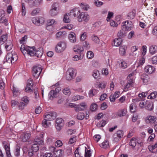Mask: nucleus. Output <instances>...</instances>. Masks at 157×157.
Segmentation results:
<instances>
[{
    "label": "nucleus",
    "instance_id": "nucleus-33",
    "mask_svg": "<svg viewBox=\"0 0 157 157\" xmlns=\"http://www.w3.org/2000/svg\"><path fill=\"white\" fill-rule=\"evenodd\" d=\"M130 111L132 113H134L136 110V104L134 103L131 104L130 106Z\"/></svg>",
    "mask_w": 157,
    "mask_h": 157
},
{
    "label": "nucleus",
    "instance_id": "nucleus-1",
    "mask_svg": "<svg viewBox=\"0 0 157 157\" xmlns=\"http://www.w3.org/2000/svg\"><path fill=\"white\" fill-rule=\"evenodd\" d=\"M5 59L7 62L12 63L17 60L18 56L17 54L12 52H9L6 56Z\"/></svg>",
    "mask_w": 157,
    "mask_h": 157
},
{
    "label": "nucleus",
    "instance_id": "nucleus-57",
    "mask_svg": "<svg viewBox=\"0 0 157 157\" xmlns=\"http://www.w3.org/2000/svg\"><path fill=\"white\" fill-rule=\"evenodd\" d=\"M76 140V136L73 137L71 138L69 141H68L69 144H72L74 142H75Z\"/></svg>",
    "mask_w": 157,
    "mask_h": 157
},
{
    "label": "nucleus",
    "instance_id": "nucleus-14",
    "mask_svg": "<svg viewBox=\"0 0 157 157\" xmlns=\"http://www.w3.org/2000/svg\"><path fill=\"white\" fill-rule=\"evenodd\" d=\"M35 48L34 47H28V48H26L27 54L31 56H34L36 51Z\"/></svg>",
    "mask_w": 157,
    "mask_h": 157
},
{
    "label": "nucleus",
    "instance_id": "nucleus-44",
    "mask_svg": "<svg viewBox=\"0 0 157 157\" xmlns=\"http://www.w3.org/2000/svg\"><path fill=\"white\" fill-rule=\"evenodd\" d=\"M98 107V106L97 104L93 103L90 105V110L92 111H95L97 110Z\"/></svg>",
    "mask_w": 157,
    "mask_h": 157
},
{
    "label": "nucleus",
    "instance_id": "nucleus-36",
    "mask_svg": "<svg viewBox=\"0 0 157 157\" xmlns=\"http://www.w3.org/2000/svg\"><path fill=\"white\" fill-rule=\"evenodd\" d=\"M7 39V35L5 34L2 35L0 39V44H2L3 42L6 41Z\"/></svg>",
    "mask_w": 157,
    "mask_h": 157
},
{
    "label": "nucleus",
    "instance_id": "nucleus-16",
    "mask_svg": "<svg viewBox=\"0 0 157 157\" xmlns=\"http://www.w3.org/2000/svg\"><path fill=\"white\" fill-rule=\"evenodd\" d=\"M31 136V134L29 133H23L21 136V138L23 142H25L29 140Z\"/></svg>",
    "mask_w": 157,
    "mask_h": 157
},
{
    "label": "nucleus",
    "instance_id": "nucleus-39",
    "mask_svg": "<svg viewBox=\"0 0 157 157\" xmlns=\"http://www.w3.org/2000/svg\"><path fill=\"white\" fill-rule=\"evenodd\" d=\"M40 11V9L39 8H37L33 10L31 13L32 16H35L38 13H39Z\"/></svg>",
    "mask_w": 157,
    "mask_h": 157
},
{
    "label": "nucleus",
    "instance_id": "nucleus-62",
    "mask_svg": "<svg viewBox=\"0 0 157 157\" xmlns=\"http://www.w3.org/2000/svg\"><path fill=\"white\" fill-rule=\"evenodd\" d=\"M92 39L96 43H98L99 41L98 37L96 36H92Z\"/></svg>",
    "mask_w": 157,
    "mask_h": 157
},
{
    "label": "nucleus",
    "instance_id": "nucleus-25",
    "mask_svg": "<svg viewBox=\"0 0 157 157\" xmlns=\"http://www.w3.org/2000/svg\"><path fill=\"white\" fill-rule=\"evenodd\" d=\"M34 143L39 145L44 144V141L40 138L36 137L34 140Z\"/></svg>",
    "mask_w": 157,
    "mask_h": 157
},
{
    "label": "nucleus",
    "instance_id": "nucleus-10",
    "mask_svg": "<svg viewBox=\"0 0 157 157\" xmlns=\"http://www.w3.org/2000/svg\"><path fill=\"white\" fill-rule=\"evenodd\" d=\"M5 16V11L2 10H0V22L7 25L8 24V20Z\"/></svg>",
    "mask_w": 157,
    "mask_h": 157
},
{
    "label": "nucleus",
    "instance_id": "nucleus-12",
    "mask_svg": "<svg viewBox=\"0 0 157 157\" xmlns=\"http://www.w3.org/2000/svg\"><path fill=\"white\" fill-rule=\"evenodd\" d=\"M89 16L84 13H81L79 14L78 17V20L79 22H82L83 21H88L89 20Z\"/></svg>",
    "mask_w": 157,
    "mask_h": 157
},
{
    "label": "nucleus",
    "instance_id": "nucleus-15",
    "mask_svg": "<svg viewBox=\"0 0 157 157\" xmlns=\"http://www.w3.org/2000/svg\"><path fill=\"white\" fill-rule=\"evenodd\" d=\"M155 70V68L154 67L149 65L145 67L144 71L145 72L151 74Z\"/></svg>",
    "mask_w": 157,
    "mask_h": 157
},
{
    "label": "nucleus",
    "instance_id": "nucleus-51",
    "mask_svg": "<svg viewBox=\"0 0 157 157\" xmlns=\"http://www.w3.org/2000/svg\"><path fill=\"white\" fill-rule=\"evenodd\" d=\"M63 21L65 23H69L70 21L68 16L67 14H65L63 18Z\"/></svg>",
    "mask_w": 157,
    "mask_h": 157
},
{
    "label": "nucleus",
    "instance_id": "nucleus-42",
    "mask_svg": "<svg viewBox=\"0 0 157 157\" xmlns=\"http://www.w3.org/2000/svg\"><path fill=\"white\" fill-rule=\"evenodd\" d=\"M114 134L116 135V136H118V138L121 139L123 136V131L121 130H118L117 131V133H115Z\"/></svg>",
    "mask_w": 157,
    "mask_h": 157
},
{
    "label": "nucleus",
    "instance_id": "nucleus-28",
    "mask_svg": "<svg viewBox=\"0 0 157 157\" xmlns=\"http://www.w3.org/2000/svg\"><path fill=\"white\" fill-rule=\"evenodd\" d=\"M13 45L11 41L9 40L6 44L5 48L7 51H10L12 48Z\"/></svg>",
    "mask_w": 157,
    "mask_h": 157
},
{
    "label": "nucleus",
    "instance_id": "nucleus-35",
    "mask_svg": "<svg viewBox=\"0 0 157 157\" xmlns=\"http://www.w3.org/2000/svg\"><path fill=\"white\" fill-rule=\"evenodd\" d=\"M63 150H59L56 151H54V155L55 157H59L62 155Z\"/></svg>",
    "mask_w": 157,
    "mask_h": 157
},
{
    "label": "nucleus",
    "instance_id": "nucleus-24",
    "mask_svg": "<svg viewBox=\"0 0 157 157\" xmlns=\"http://www.w3.org/2000/svg\"><path fill=\"white\" fill-rule=\"evenodd\" d=\"M137 144H139L137 140L135 137H133L130 140L129 144L133 147H135L136 145Z\"/></svg>",
    "mask_w": 157,
    "mask_h": 157
},
{
    "label": "nucleus",
    "instance_id": "nucleus-49",
    "mask_svg": "<svg viewBox=\"0 0 157 157\" xmlns=\"http://www.w3.org/2000/svg\"><path fill=\"white\" fill-rule=\"evenodd\" d=\"M153 104L152 102H149L147 105L145 106V108L148 110H151L153 108Z\"/></svg>",
    "mask_w": 157,
    "mask_h": 157
},
{
    "label": "nucleus",
    "instance_id": "nucleus-7",
    "mask_svg": "<svg viewBox=\"0 0 157 157\" xmlns=\"http://www.w3.org/2000/svg\"><path fill=\"white\" fill-rule=\"evenodd\" d=\"M57 116V113L55 112L47 113L46 114L44 118L48 121H52L55 119Z\"/></svg>",
    "mask_w": 157,
    "mask_h": 157
},
{
    "label": "nucleus",
    "instance_id": "nucleus-53",
    "mask_svg": "<svg viewBox=\"0 0 157 157\" xmlns=\"http://www.w3.org/2000/svg\"><path fill=\"white\" fill-rule=\"evenodd\" d=\"M63 93L65 95H69L71 94L70 89L68 88H66L63 90Z\"/></svg>",
    "mask_w": 157,
    "mask_h": 157
},
{
    "label": "nucleus",
    "instance_id": "nucleus-40",
    "mask_svg": "<svg viewBox=\"0 0 157 157\" xmlns=\"http://www.w3.org/2000/svg\"><path fill=\"white\" fill-rule=\"evenodd\" d=\"M157 94V92L156 91H154L150 94L147 98L149 99H153L156 97Z\"/></svg>",
    "mask_w": 157,
    "mask_h": 157
},
{
    "label": "nucleus",
    "instance_id": "nucleus-9",
    "mask_svg": "<svg viewBox=\"0 0 157 157\" xmlns=\"http://www.w3.org/2000/svg\"><path fill=\"white\" fill-rule=\"evenodd\" d=\"M64 121L61 118H57L55 123V126L56 129L58 131L60 130L64 125Z\"/></svg>",
    "mask_w": 157,
    "mask_h": 157
},
{
    "label": "nucleus",
    "instance_id": "nucleus-52",
    "mask_svg": "<svg viewBox=\"0 0 157 157\" xmlns=\"http://www.w3.org/2000/svg\"><path fill=\"white\" fill-rule=\"evenodd\" d=\"M12 91L13 95L16 96H17V94L18 93L19 91L18 88L17 87L14 86H13Z\"/></svg>",
    "mask_w": 157,
    "mask_h": 157
},
{
    "label": "nucleus",
    "instance_id": "nucleus-56",
    "mask_svg": "<svg viewBox=\"0 0 157 157\" xmlns=\"http://www.w3.org/2000/svg\"><path fill=\"white\" fill-rule=\"evenodd\" d=\"M21 13L22 16H25V15L26 13L24 3H22Z\"/></svg>",
    "mask_w": 157,
    "mask_h": 157
},
{
    "label": "nucleus",
    "instance_id": "nucleus-63",
    "mask_svg": "<svg viewBox=\"0 0 157 157\" xmlns=\"http://www.w3.org/2000/svg\"><path fill=\"white\" fill-rule=\"evenodd\" d=\"M148 94L147 92H142L141 94H140L138 95L139 97L140 98H145L146 96Z\"/></svg>",
    "mask_w": 157,
    "mask_h": 157
},
{
    "label": "nucleus",
    "instance_id": "nucleus-61",
    "mask_svg": "<svg viewBox=\"0 0 157 157\" xmlns=\"http://www.w3.org/2000/svg\"><path fill=\"white\" fill-rule=\"evenodd\" d=\"M106 121L103 120H102L98 124V126L100 127H103L106 124Z\"/></svg>",
    "mask_w": 157,
    "mask_h": 157
},
{
    "label": "nucleus",
    "instance_id": "nucleus-13",
    "mask_svg": "<svg viewBox=\"0 0 157 157\" xmlns=\"http://www.w3.org/2000/svg\"><path fill=\"white\" fill-rule=\"evenodd\" d=\"M86 108V105L84 103H82L78 105L75 109L76 112L84 110Z\"/></svg>",
    "mask_w": 157,
    "mask_h": 157
},
{
    "label": "nucleus",
    "instance_id": "nucleus-19",
    "mask_svg": "<svg viewBox=\"0 0 157 157\" xmlns=\"http://www.w3.org/2000/svg\"><path fill=\"white\" fill-rule=\"evenodd\" d=\"M41 0H31L29 2V4L30 7H32L34 6H39Z\"/></svg>",
    "mask_w": 157,
    "mask_h": 157
},
{
    "label": "nucleus",
    "instance_id": "nucleus-17",
    "mask_svg": "<svg viewBox=\"0 0 157 157\" xmlns=\"http://www.w3.org/2000/svg\"><path fill=\"white\" fill-rule=\"evenodd\" d=\"M79 11L77 9H74L71 10L69 13V15L71 17H74L79 14Z\"/></svg>",
    "mask_w": 157,
    "mask_h": 157
},
{
    "label": "nucleus",
    "instance_id": "nucleus-34",
    "mask_svg": "<svg viewBox=\"0 0 157 157\" xmlns=\"http://www.w3.org/2000/svg\"><path fill=\"white\" fill-rule=\"evenodd\" d=\"M92 75L95 79L99 78L100 77L99 72L97 70H94L93 72Z\"/></svg>",
    "mask_w": 157,
    "mask_h": 157
},
{
    "label": "nucleus",
    "instance_id": "nucleus-31",
    "mask_svg": "<svg viewBox=\"0 0 157 157\" xmlns=\"http://www.w3.org/2000/svg\"><path fill=\"white\" fill-rule=\"evenodd\" d=\"M125 31L123 28H122V29L118 33L117 36L121 37H123L126 36V33Z\"/></svg>",
    "mask_w": 157,
    "mask_h": 157
},
{
    "label": "nucleus",
    "instance_id": "nucleus-45",
    "mask_svg": "<svg viewBox=\"0 0 157 157\" xmlns=\"http://www.w3.org/2000/svg\"><path fill=\"white\" fill-rule=\"evenodd\" d=\"M107 85L106 82H99L98 85V87L99 88H101V89H104Z\"/></svg>",
    "mask_w": 157,
    "mask_h": 157
},
{
    "label": "nucleus",
    "instance_id": "nucleus-11",
    "mask_svg": "<svg viewBox=\"0 0 157 157\" xmlns=\"http://www.w3.org/2000/svg\"><path fill=\"white\" fill-rule=\"evenodd\" d=\"M32 21L34 24L38 26L43 24L44 22V18L42 17H34L32 19Z\"/></svg>",
    "mask_w": 157,
    "mask_h": 157
},
{
    "label": "nucleus",
    "instance_id": "nucleus-2",
    "mask_svg": "<svg viewBox=\"0 0 157 157\" xmlns=\"http://www.w3.org/2000/svg\"><path fill=\"white\" fill-rule=\"evenodd\" d=\"M66 48V43L63 41L58 43L55 48V51L57 53H60L64 51Z\"/></svg>",
    "mask_w": 157,
    "mask_h": 157
},
{
    "label": "nucleus",
    "instance_id": "nucleus-32",
    "mask_svg": "<svg viewBox=\"0 0 157 157\" xmlns=\"http://www.w3.org/2000/svg\"><path fill=\"white\" fill-rule=\"evenodd\" d=\"M51 124V123L49 121H48L44 118L42 122V125L44 128H47Z\"/></svg>",
    "mask_w": 157,
    "mask_h": 157
},
{
    "label": "nucleus",
    "instance_id": "nucleus-18",
    "mask_svg": "<svg viewBox=\"0 0 157 157\" xmlns=\"http://www.w3.org/2000/svg\"><path fill=\"white\" fill-rule=\"evenodd\" d=\"M4 148L5 150L6 157H12L10 152V145L6 144L4 146Z\"/></svg>",
    "mask_w": 157,
    "mask_h": 157
},
{
    "label": "nucleus",
    "instance_id": "nucleus-46",
    "mask_svg": "<svg viewBox=\"0 0 157 157\" xmlns=\"http://www.w3.org/2000/svg\"><path fill=\"white\" fill-rule=\"evenodd\" d=\"M85 157H90L91 155V153L90 150H87L86 147H85Z\"/></svg>",
    "mask_w": 157,
    "mask_h": 157
},
{
    "label": "nucleus",
    "instance_id": "nucleus-50",
    "mask_svg": "<svg viewBox=\"0 0 157 157\" xmlns=\"http://www.w3.org/2000/svg\"><path fill=\"white\" fill-rule=\"evenodd\" d=\"M66 34V33L65 31H60L56 33V36L57 38H59L62 36L63 35H65Z\"/></svg>",
    "mask_w": 157,
    "mask_h": 157
},
{
    "label": "nucleus",
    "instance_id": "nucleus-43",
    "mask_svg": "<svg viewBox=\"0 0 157 157\" xmlns=\"http://www.w3.org/2000/svg\"><path fill=\"white\" fill-rule=\"evenodd\" d=\"M135 16V13L133 12H131L129 13L127 15L128 19H132L134 18Z\"/></svg>",
    "mask_w": 157,
    "mask_h": 157
},
{
    "label": "nucleus",
    "instance_id": "nucleus-22",
    "mask_svg": "<svg viewBox=\"0 0 157 157\" xmlns=\"http://www.w3.org/2000/svg\"><path fill=\"white\" fill-rule=\"evenodd\" d=\"M141 78L143 81V83L146 84L149 79V77L147 75L144 74L141 76Z\"/></svg>",
    "mask_w": 157,
    "mask_h": 157
},
{
    "label": "nucleus",
    "instance_id": "nucleus-55",
    "mask_svg": "<svg viewBox=\"0 0 157 157\" xmlns=\"http://www.w3.org/2000/svg\"><path fill=\"white\" fill-rule=\"evenodd\" d=\"M109 146V142L107 141H105L103 142L101 145V147L103 148H105Z\"/></svg>",
    "mask_w": 157,
    "mask_h": 157
},
{
    "label": "nucleus",
    "instance_id": "nucleus-59",
    "mask_svg": "<svg viewBox=\"0 0 157 157\" xmlns=\"http://www.w3.org/2000/svg\"><path fill=\"white\" fill-rule=\"evenodd\" d=\"M113 12L109 11L108 12V17L106 19L107 21H109L110 20V18L113 17Z\"/></svg>",
    "mask_w": 157,
    "mask_h": 157
},
{
    "label": "nucleus",
    "instance_id": "nucleus-38",
    "mask_svg": "<svg viewBox=\"0 0 157 157\" xmlns=\"http://www.w3.org/2000/svg\"><path fill=\"white\" fill-rule=\"evenodd\" d=\"M43 54V51L42 50H37L35 51V55L34 56L39 58Z\"/></svg>",
    "mask_w": 157,
    "mask_h": 157
},
{
    "label": "nucleus",
    "instance_id": "nucleus-48",
    "mask_svg": "<svg viewBox=\"0 0 157 157\" xmlns=\"http://www.w3.org/2000/svg\"><path fill=\"white\" fill-rule=\"evenodd\" d=\"M127 111L125 110H122L119 111L117 113V115L120 116H124L126 113Z\"/></svg>",
    "mask_w": 157,
    "mask_h": 157
},
{
    "label": "nucleus",
    "instance_id": "nucleus-27",
    "mask_svg": "<svg viewBox=\"0 0 157 157\" xmlns=\"http://www.w3.org/2000/svg\"><path fill=\"white\" fill-rule=\"evenodd\" d=\"M127 49L126 46L124 45H121L120 47L119 52L121 55H124L125 53V51Z\"/></svg>",
    "mask_w": 157,
    "mask_h": 157
},
{
    "label": "nucleus",
    "instance_id": "nucleus-26",
    "mask_svg": "<svg viewBox=\"0 0 157 157\" xmlns=\"http://www.w3.org/2000/svg\"><path fill=\"white\" fill-rule=\"evenodd\" d=\"M75 34L72 33L70 34L68 36V38L70 41L72 43H74L76 41V38Z\"/></svg>",
    "mask_w": 157,
    "mask_h": 157
},
{
    "label": "nucleus",
    "instance_id": "nucleus-30",
    "mask_svg": "<svg viewBox=\"0 0 157 157\" xmlns=\"http://www.w3.org/2000/svg\"><path fill=\"white\" fill-rule=\"evenodd\" d=\"M157 51V46L155 45H152L149 49V52L152 54H155Z\"/></svg>",
    "mask_w": 157,
    "mask_h": 157
},
{
    "label": "nucleus",
    "instance_id": "nucleus-58",
    "mask_svg": "<svg viewBox=\"0 0 157 157\" xmlns=\"http://www.w3.org/2000/svg\"><path fill=\"white\" fill-rule=\"evenodd\" d=\"M94 54L93 52L91 51H89L87 53V56L89 59H91L94 57Z\"/></svg>",
    "mask_w": 157,
    "mask_h": 157
},
{
    "label": "nucleus",
    "instance_id": "nucleus-6",
    "mask_svg": "<svg viewBox=\"0 0 157 157\" xmlns=\"http://www.w3.org/2000/svg\"><path fill=\"white\" fill-rule=\"evenodd\" d=\"M42 71V69L41 67L38 66L33 67L32 73L33 76L36 79L39 77Z\"/></svg>",
    "mask_w": 157,
    "mask_h": 157
},
{
    "label": "nucleus",
    "instance_id": "nucleus-4",
    "mask_svg": "<svg viewBox=\"0 0 157 157\" xmlns=\"http://www.w3.org/2000/svg\"><path fill=\"white\" fill-rule=\"evenodd\" d=\"M33 85L32 79L31 78L28 79L27 81V84L25 89V91L28 93H33Z\"/></svg>",
    "mask_w": 157,
    "mask_h": 157
},
{
    "label": "nucleus",
    "instance_id": "nucleus-60",
    "mask_svg": "<svg viewBox=\"0 0 157 157\" xmlns=\"http://www.w3.org/2000/svg\"><path fill=\"white\" fill-rule=\"evenodd\" d=\"M96 91L95 89H93L90 90L89 93V96L90 97H93L95 95L94 92Z\"/></svg>",
    "mask_w": 157,
    "mask_h": 157
},
{
    "label": "nucleus",
    "instance_id": "nucleus-37",
    "mask_svg": "<svg viewBox=\"0 0 157 157\" xmlns=\"http://www.w3.org/2000/svg\"><path fill=\"white\" fill-rule=\"evenodd\" d=\"M38 145L33 144L31 147V150L33 151V152H36L38 151L39 149V147L38 146Z\"/></svg>",
    "mask_w": 157,
    "mask_h": 157
},
{
    "label": "nucleus",
    "instance_id": "nucleus-21",
    "mask_svg": "<svg viewBox=\"0 0 157 157\" xmlns=\"http://www.w3.org/2000/svg\"><path fill=\"white\" fill-rule=\"evenodd\" d=\"M122 42V40L120 37L115 39L114 40L113 45L115 46H118L120 45Z\"/></svg>",
    "mask_w": 157,
    "mask_h": 157
},
{
    "label": "nucleus",
    "instance_id": "nucleus-54",
    "mask_svg": "<svg viewBox=\"0 0 157 157\" xmlns=\"http://www.w3.org/2000/svg\"><path fill=\"white\" fill-rule=\"evenodd\" d=\"M55 22V20L53 19L49 20L48 21L47 25L46 26L47 29H48L49 26L52 25Z\"/></svg>",
    "mask_w": 157,
    "mask_h": 157
},
{
    "label": "nucleus",
    "instance_id": "nucleus-23",
    "mask_svg": "<svg viewBox=\"0 0 157 157\" xmlns=\"http://www.w3.org/2000/svg\"><path fill=\"white\" fill-rule=\"evenodd\" d=\"M74 52H77L78 53H80L83 51V47L79 45H76L73 48Z\"/></svg>",
    "mask_w": 157,
    "mask_h": 157
},
{
    "label": "nucleus",
    "instance_id": "nucleus-5",
    "mask_svg": "<svg viewBox=\"0 0 157 157\" xmlns=\"http://www.w3.org/2000/svg\"><path fill=\"white\" fill-rule=\"evenodd\" d=\"M58 3H55L52 6V8L49 12L50 14L52 16H55L58 13V9L59 8Z\"/></svg>",
    "mask_w": 157,
    "mask_h": 157
},
{
    "label": "nucleus",
    "instance_id": "nucleus-29",
    "mask_svg": "<svg viewBox=\"0 0 157 157\" xmlns=\"http://www.w3.org/2000/svg\"><path fill=\"white\" fill-rule=\"evenodd\" d=\"M57 94L54 91V90H51L49 93V98L50 99H52L53 98L56 97Z\"/></svg>",
    "mask_w": 157,
    "mask_h": 157
},
{
    "label": "nucleus",
    "instance_id": "nucleus-3",
    "mask_svg": "<svg viewBox=\"0 0 157 157\" xmlns=\"http://www.w3.org/2000/svg\"><path fill=\"white\" fill-rule=\"evenodd\" d=\"M76 76L75 71L73 68H69L67 72L66 79L67 80H71Z\"/></svg>",
    "mask_w": 157,
    "mask_h": 157
},
{
    "label": "nucleus",
    "instance_id": "nucleus-47",
    "mask_svg": "<svg viewBox=\"0 0 157 157\" xmlns=\"http://www.w3.org/2000/svg\"><path fill=\"white\" fill-rule=\"evenodd\" d=\"M77 118L79 120H82L84 118V114L82 112L78 113L77 116Z\"/></svg>",
    "mask_w": 157,
    "mask_h": 157
},
{
    "label": "nucleus",
    "instance_id": "nucleus-64",
    "mask_svg": "<svg viewBox=\"0 0 157 157\" xmlns=\"http://www.w3.org/2000/svg\"><path fill=\"white\" fill-rule=\"evenodd\" d=\"M102 74L103 75H107L109 74L108 69L106 68H103L102 70Z\"/></svg>",
    "mask_w": 157,
    "mask_h": 157
},
{
    "label": "nucleus",
    "instance_id": "nucleus-20",
    "mask_svg": "<svg viewBox=\"0 0 157 157\" xmlns=\"http://www.w3.org/2000/svg\"><path fill=\"white\" fill-rule=\"evenodd\" d=\"M156 120V117L154 116H150L146 117L145 121L147 123H154Z\"/></svg>",
    "mask_w": 157,
    "mask_h": 157
},
{
    "label": "nucleus",
    "instance_id": "nucleus-8",
    "mask_svg": "<svg viewBox=\"0 0 157 157\" xmlns=\"http://www.w3.org/2000/svg\"><path fill=\"white\" fill-rule=\"evenodd\" d=\"M122 28L125 31H129L132 29V22L130 21H127L122 23Z\"/></svg>",
    "mask_w": 157,
    "mask_h": 157
},
{
    "label": "nucleus",
    "instance_id": "nucleus-41",
    "mask_svg": "<svg viewBox=\"0 0 157 157\" xmlns=\"http://www.w3.org/2000/svg\"><path fill=\"white\" fill-rule=\"evenodd\" d=\"M20 147L19 146H16L14 152L15 155L18 156L20 155Z\"/></svg>",
    "mask_w": 157,
    "mask_h": 157
}]
</instances>
